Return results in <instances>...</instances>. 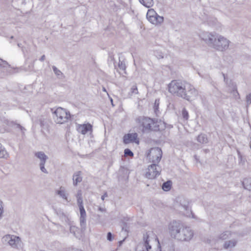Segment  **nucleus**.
<instances>
[{
    "mask_svg": "<svg viewBox=\"0 0 251 251\" xmlns=\"http://www.w3.org/2000/svg\"><path fill=\"white\" fill-rule=\"evenodd\" d=\"M168 90L173 95L188 101L194 100L198 95V91L193 85L179 79L172 80L168 85Z\"/></svg>",
    "mask_w": 251,
    "mask_h": 251,
    "instance_id": "1",
    "label": "nucleus"
},
{
    "mask_svg": "<svg viewBox=\"0 0 251 251\" xmlns=\"http://www.w3.org/2000/svg\"><path fill=\"white\" fill-rule=\"evenodd\" d=\"M135 121L139 126L142 127V131L144 132H148L151 130L159 131L164 127V123L161 121L147 117L139 116Z\"/></svg>",
    "mask_w": 251,
    "mask_h": 251,
    "instance_id": "2",
    "label": "nucleus"
},
{
    "mask_svg": "<svg viewBox=\"0 0 251 251\" xmlns=\"http://www.w3.org/2000/svg\"><path fill=\"white\" fill-rule=\"evenodd\" d=\"M144 251H161L158 239L152 231H149L143 235Z\"/></svg>",
    "mask_w": 251,
    "mask_h": 251,
    "instance_id": "3",
    "label": "nucleus"
},
{
    "mask_svg": "<svg viewBox=\"0 0 251 251\" xmlns=\"http://www.w3.org/2000/svg\"><path fill=\"white\" fill-rule=\"evenodd\" d=\"M177 211L186 217H194L193 214L189 207V201L184 198H179L175 204Z\"/></svg>",
    "mask_w": 251,
    "mask_h": 251,
    "instance_id": "4",
    "label": "nucleus"
},
{
    "mask_svg": "<svg viewBox=\"0 0 251 251\" xmlns=\"http://www.w3.org/2000/svg\"><path fill=\"white\" fill-rule=\"evenodd\" d=\"M53 119L56 123L63 124L68 122L71 118L70 112L66 109L59 107L53 112Z\"/></svg>",
    "mask_w": 251,
    "mask_h": 251,
    "instance_id": "5",
    "label": "nucleus"
},
{
    "mask_svg": "<svg viewBox=\"0 0 251 251\" xmlns=\"http://www.w3.org/2000/svg\"><path fill=\"white\" fill-rule=\"evenodd\" d=\"M194 235V231L190 227L183 225L176 240L180 242H188L192 239Z\"/></svg>",
    "mask_w": 251,
    "mask_h": 251,
    "instance_id": "6",
    "label": "nucleus"
},
{
    "mask_svg": "<svg viewBox=\"0 0 251 251\" xmlns=\"http://www.w3.org/2000/svg\"><path fill=\"white\" fill-rule=\"evenodd\" d=\"M183 225L182 223L176 220H174L169 224L168 227V231L172 238L176 240Z\"/></svg>",
    "mask_w": 251,
    "mask_h": 251,
    "instance_id": "7",
    "label": "nucleus"
},
{
    "mask_svg": "<svg viewBox=\"0 0 251 251\" xmlns=\"http://www.w3.org/2000/svg\"><path fill=\"white\" fill-rule=\"evenodd\" d=\"M229 43L228 39L218 34L212 48L218 51H224L228 49Z\"/></svg>",
    "mask_w": 251,
    "mask_h": 251,
    "instance_id": "8",
    "label": "nucleus"
},
{
    "mask_svg": "<svg viewBox=\"0 0 251 251\" xmlns=\"http://www.w3.org/2000/svg\"><path fill=\"white\" fill-rule=\"evenodd\" d=\"M217 35L218 34L215 32L201 31L199 34V37L209 47L213 48Z\"/></svg>",
    "mask_w": 251,
    "mask_h": 251,
    "instance_id": "9",
    "label": "nucleus"
},
{
    "mask_svg": "<svg viewBox=\"0 0 251 251\" xmlns=\"http://www.w3.org/2000/svg\"><path fill=\"white\" fill-rule=\"evenodd\" d=\"M146 16L148 21L153 25H160L164 21V18L158 15L153 9L148 10Z\"/></svg>",
    "mask_w": 251,
    "mask_h": 251,
    "instance_id": "10",
    "label": "nucleus"
},
{
    "mask_svg": "<svg viewBox=\"0 0 251 251\" xmlns=\"http://www.w3.org/2000/svg\"><path fill=\"white\" fill-rule=\"evenodd\" d=\"M162 156V151L159 148H151L148 154V157L152 163L157 164Z\"/></svg>",
    "mask_w": 251,
    "mask_h": 251,
    "instance_id": "11",
    "label": "nucleus"
},
{
    "mask_svg": "<svg viewBox=\"0 0 251 251\" xmlns=\"http://www.w3.org/2000/svg\"><path fill=\"white\" fill-rule=\"evenodd\" d=\"M2 242L5 244H8L13 248H17L21 240L18 236L14 235L7 234L2 238Z\"/></svg>",
    "mask_w": 251,
    "mask_h": 251,
    "instance_id": "12",
    "label": "nucleus"
},
{
    "mask_svg": "<svg viewBox=\"0 0 251 251\" xmlns=\"http://www.w3.org/2000/svg\"><path fill=\"white\" fill-rule=\"evenodd\" d=\"M160 172V168L157 166L156 163H153L149 166L146 173V176L149 179L154 178L157 176L159 175Z\"/></svg>",
    "mask_w": 251,
    "mask_h": 251,
    "instance_id": "13",
    "label": "nucleus"
},
{
    "mask_svg": "<svg viewBox=\"0 0 251 251\" xmlns=\"http://www.w3.org/2000/svg\"><path fill=\"white\" fill-rule=\"evenodd\" d=\"M35 156L40 160L39 166L41 171L45 174H48V172L45 168V164L48 159V157L43 151L36 152Z\"/></svg>",
    "mask_w": 251,
    "mask_h": 251,
    "instance_id": "14",
    "label": "nucleus"
},
{
    "mask_svg": "<svg viewBox=\"0 0 251 251\" xmlns=\"http://www.w3.org/2000/svg\"><path fill=\"white\" fill-rule=\"evenodd\" d=\"M76 129L78 132L81 134L85 135L87 132H92V126L89 124H78L76 125Z\"/></svg>",
    "mask_w": 251,
    "mask_h": 251,
    "instance_id": "15",
    "label": "nucleus"
},
{
    "mask_svg": "<svg viewBox=\"0 0 251 251\" xmlns=\"http://www.w3.org/2000/svg\"><path fill=\"white\" fill-rule=\"evenodd\" d=\"M138 134L137 133H128L126 134L124 136L123 140L125 144H129L130 143H136L139 144V140L137 138Z\"/></svg>",
    "mask_w": 251,
    "mask_h": 251,
    "instance_id": "16",
    "label": "nucleus"
},
{
    "mask_svg": "<svg viewBox=\"0 0 251 251\" xmlns=\"http://www.w3.org/2000/svg\"><path fill=\"white\" fill-rule=\"evenodd\" d=\"M56 194L62 199L64 200L65 201L68 202L70 200L68 199L69 194L67 193L66 189L63 186H61L58 190L55 191Z\"/></svg>",
    "mask_w": 251,
    "mask_h": 251,
    "instance_id": "17",
    "label": "nucleus"
},
{
    "mask_svg": "<svg viewBox=\"0 0 251 251\" xmlns=\"http://www.w3.org/2000/svg\"><path fill=\"white\" fill-rule=\"evenodd\" d=\"M80 211V225L82 228L85 229L86 225V213L84 207L79 208Z\"/></svg>",
    "mask_w": 251,
    "mask_h": 251,
    "instance_id": "18",
    "label": "nucleus"
},
{
    "mask_svg": "<svg viewBox=\"0 0 251 251\" xmlns=\"http://www.w3.org/2000/svg\"><path fill=\"white\" fill-rule=\"evenodd\" d=\"M73 185L76 186L78 183L82 180V173L81 171L75 172L73 176Z\"/></svg>",
    "mask_w": 251,
    "mask_h": 251,
    "instance_id": "19",
    "label": "nucleus"
},
{
    "mask_svg": "<svg viewBox=\"0 0 251 251\" xmlns=\"http://www.w3.org/2000/svg\"><path fill=\"white\" fill-rule=\"evenodd\" d=\"M237 243V240L236 239H232L230 240L226 241L225 242L224 244V248L225 249H231L234 248Z\"/></svg>",
    "mask_w": 251,
    "mask_h": 251,
    "instance_id": "20",
    "label": "nucleus"
},
{
    "mask_svg": "<svg viewBox=\"0 0 251 251\" xmlns=\"http://www.w3.org/2000/svg\"><path fill=\"white\" fill-rule=\"evenodd\" d=\"M242 185L245 189L251 191V178L244 179Z\"/></svg>",
    "mask_w": 251,
    "mask_h": 251,
    "instance_id": "21",
    "label": "nucleus"
},
{
    "mask_svg": "<svg viewBox=\"0 0 251 251\" xmlns=\"http://www.w3.org/2000/svg\"><path fill=\"white\" fill-rule=\"evenodd\" d=\"M197 140L201 144H206L208 143V139L206 135L204 134H200L197 137Z\"/></svg>",
    "mask_w": 251,
    "mask_h": 251,
    "instance_id": "22",
    "label": "nucleus"
},
{
    "mask_svg": "<svg viewBox=\"0 0 251 251\" xmlns=\"http://www.w3.org/2000/svg\"><path fill=\"white\" fill-rule=\"evenodd\" d=\"M8 156L5 148L0 143V158H6Z\"/></svg>",
    "mask_w": 251,
    "mask_h": 251,
    "instance_id": "23",
    "label": "nucleus"
},
{
    "mask_svg": "<svg viewBox=\"0 0 251 251\" xmlns=\"http://www.w3.org/2000/svg\"><path fill=\"white\" fill-rule=\"evenodd\" d=\"M139 2L147 8L151 7L153 4V0H139Z\"/></svg>",
    "mask_w": 251,
    "mask_h": 251,
    "instance_id": "24",
    "label": "nucleus"
},
{
    "mask_svg": "<svg viewBox=\"0 0 251 251\" xmlns=\"http://www.w3.org/2000/svg\"><path fill=\"white\" fill-rule=\"evenodd\" d=\"M171 186L172 182L170 180H168L162 184V188L165 191H168L171 189Z\"/></svg>",
    "mask_w": 251,
    "mask_h": 251,
    "instance_id": "25",
    "label": "nucleus"
},
{
    "mask_svg": "<svg viewBox=\"0 0 251 251\" xmlns=\"http://www.w3.org/2000/svg\"><path fill=\"white\" fill-rule=\"evenodd\" d=\"M231 232L229 231H226L223 232L219 236V238L222 240H226L231 236Z\"/></svg>",
    "mask_w": 251,
    "mask_h": 251,
    "instance_id": "26",
    "label": "nucleus"
},
{
    "mask_svg": "<svg viewBox=\"0 0 251 251\" xmlns=\"http://www.w3.org/2000/svg\"><path fill=\"white\" fill-rule=\"evenodd\" d=\"M138 93V89L136 84L133 85L130 88V91L128 93V95L130 97L134 95L137 94Z\"/></svg>",
    "mask_w": 251,
    "mask_h": 251,
    "instance_id": "27",
    "label": "nucleus"
},
{
    "mask_svg": "<svg viewBox=\"0 0 251 251\" xmlns=\"http://www.w3.org/2000/svg\"><path fill=\"white\" fill-rule=\"evenodd\" d=\"M237 154L239 159V164L244 165L245 163L246 159L243 157L239 151H237Z\"/></svg>",
    "mask_w": 251,
    "mask_h": 251,
    "instance_id": "28",
    "label": "nucleus"
},
{
    "mask_svg": "<svg viewBox=\"0 0 251 251\" xmlns=\"http://www.w3.org/2000/svg\"><path fill=\"white\" fill-rule=\"evenodd\" d=\"M71 233H73L75 236L77 237V233H78V228L75 226H72L70 227Z\"/></svg>",
    "mask_w": 251,
    "mask_h": 251,
    "instance_id": "29",
    "label": "nucleus"
},
{
    "mask_svg": "<svg viewBox=\"0 0 251 251\" xmlns=\"http://www.w3.org/2000/svg\"><path fill=\"white\" fill-rule=\"evenodd\" d=\"M52 70L54 74L58 76V77L60 78L61 76H62L63 74L62 72L58 70L55 66H52Z\"/></svg>",
    "mask_w": 251,
    "mask_h": 251,
    "instance_id": "30",
    "label": "nucleus"
},
{
    "mask_svg": "<svg viewBox=\"0 0 251 251\" xmlns=\"http://www.w3.org/2000/svg\"><path fill=\"white\" fill-rule=\"evenodd\" d=\"M154 55L158 58V59H161L164 57L163 53L159 51L158 50H156L154 52Z\"/></svg>",
    "mask_w": 251,
    "mask_h": 251,
    "instance_id": "31",
    "label": "nucleus"
},
{
    "mask_svg": "<svg viewBox=\"0 0 251 251\" xmlns=\"http://www.w3.org/2000/svg\"><path fill=\"white\" fill-rule=\"evenodd\" d=\"M0 67L6 68L10 67V65L6 61L0 58Z\"/></svg>",
    "mask_w": 251,
    "mask_h": 251,
    "instance_id": "32",
    "label": "nucleus"
},
{
    "mask_svg": "<svg viewBox=\"0 0 251 251\" xmlns=\"http://www.w3.org/2000/svg\"><path fill=\"white\" fill-rule=\"evenodd\" d=\"M3 212V203L2 201L0 200V220H1L2 218Z\"/></svg>",
    "mask_w": 251,
    "mask_h": 251,
    "instance_id": "33",
    "label": "nucleus"
},
{
    "mask_svg": "<svg viewBox=\"0 0 251 251\" xmlns=\"http://www.w3.org/2000/svg\"><path fill=\"white\" fill-rule=\"evenodd\" d=\"M125 155L126 156H133V153L130 150L128 149H125L124 151Z\"/></svg>",
    "mask_w": 251,
    "mask_h": 251,
    "instance_id": "34",
    "label": "nucleus"
},
{
    "mask_svg": "<svg viewBox=\"0 0 251 251\" xmlns=\"http://www.w3.org/2000/svg\"><path fill=\"white\" fill-rule=\"evenodd\" d=\"M159 100H155L154 104V110L155 113H157V112L158 111V109L159 107Z\"/></svg>",
    "mask_w": 251,
    "mask_h": 251,
    "instance_id": "35",
    "label": "nucleus"
},
{
    "mask_svg": "<svg viewBox=\"0 0 251 251\" xmlns=\"http://www.w3.org/2000/svg\"><path fill=\"white\" fill-rule=\"evenodd\" d=\"M182 114V116L184 119H185L186 120L188 119V118L189 117V115H188V112H187V111L186 110V109H185V108L183 109Z\"/></svg>",
    "mask_w": 251,
    "mask_h": 251,
    "instance_id": "36",
    "label": "nucleus"
},
{
    "mask_svg": "<svg viewBox=\"0 0 251 251\" xmlns=\"http://www.w3.org/2000/svg\"><path fill=\"white\" fill-rule=\"evenodd\" d=\"M119 68L120 70L125 71L126 68L125 64L123 62L120 61L119 63Z\"/></svg>",
    "mask_w": 251,
    "mask_h": 251,
    "instance_id": "37",
    "label": "nucleus"
},
{
    "mask_svg": "<svg viewBox=\"0 0 251 251\" xmlns=\"http://www.w3.org/2000/svg\"><path fill=\"white\" fill-rule=\"evenodd\" d=\"M246 100L247 105H250L251 103V93H250L246 96Z\"/></svg>",
    "mask_w": 251,
    "mask_h": 251,
    "instance_id": "38",
    "label": "nucleus"
},
{
    "mask_svg": "<svg viewBox=\"0 0 251 251\" xmlns=\"http://www.w3.org/2000/svg\"><path fill=\"white\" fill-rule=\"evenodd\" d=\"M77 203L79 208H81V207H84L83 205V200L82 199H77Z\"/></svg>",
    "mask_w": 251,
    "mask_h": 251,
    "instance_id": "39",
    "label": "nucleus"
},
{
    "mask_svg": "<svg viewBox=\"0 0 251 251\" xmlns=\"http://www.w3.org/2000/svg\"><path fill=\"white\" fill-rule=\"evenodd\" d=\"M113 236L112 235V234L110 232H109L107 233V240L109 241H112L113 239Z\"/></svg>",
    "mask_w": 251,
    "mask_h": 251,
    "instance_id": "40",
    "label": "nucleus"
},
{
    "mask_svg": "<svg viewBox=\"0 0 251 251\" xmlns=\"http://www.w3.org/2000/svg\"><path fill=\"white\" fill-rule=\"evenodd\" d=\"M82 191L80 190H78L77 193L76 195V199H82Z\"/></svg>",
    "mask_w": 251,
    "mask_h": 251,
    "instance_id": "41",
    "label": "nucleus"
},
{
    "mask_svg": "<svg viewBox=\"0 0 251 251\" xmlns=\"http://www.w3.org/2000/svg\"><path fill=\"white\" fill-rule=\"evenodd\" d=\"M108 196L106 192H105L101 197V199L102 200H104L105 197H107Z\"/></svg>",
    "mask_w": 251,
    "mask_h": 251,
    "instance_id": "42",
    "label": "nucleus"
},
{
    "mask_svg": "<svg viewBox=\"0 0 251 251\" xmlns=\"http://www.w3.org/2000/svg\"><path fill=\"white\" fill-rule=\"evenodd\" d=\"M98 210L100 212H104L106 210L105 208H103L101 207H99Z\"/></svg>",
    "mask_w": 251,
    "mask_h": 251,
    "instance_id": "43",
    "label": "nucleus"
},
{
    "mask_svg": "<svg viewBox=\"0 0 251 251\" xmlns=\"http://www.w3.org/2000/svg\"><path fill=\"white\" fill-rule=\"evenodd\" d=\"M45 55H43L41 57V58H40V59H39V60H40L41 61H44V60H45Z\"/></svg>",
    "mask_w": 251,
    "mask_h": 251,
    "instance_id": "44",
    "label": "nucleus"
},
{
    "mask_svg": "<svg viewBox=\"0 0 251 251\" xmlns=\"http://www.w3.org/2000/svg\"><path fill=\"white\" fill-rule=\"evenodd\" d=\"M18 127H19L22 131H23V130H25V129L24 127H23L22 126H21L20 125H18Z\"/></svg>",
    "mask_w": 251,
    "mask_h": 251,
    "instance_id": "45",
    "label": "nucleus"
},
{
    "mask_svg": "<svg viewBox=\"0 0 251 251\" xmlns=\"http://www.w3.org/2000/svg\"><path fill=\"white\" fill-rule=\"evenodd\" d=\"M174 251V250L173 249L169 248L167 249V251Z\"/></svg>",
    "mask_w": 251,
    "mask_h": 251,
    "instance_id": "46",
    "label": "nucleus"
},
{
    "mask_svg": "<svg viewBox=\"0 0 251 251\" xmlns=\"http://www.w3.org/2000/svg\"><path fill=\"white\" fill-rule=\"evenodd\" d=\"M102 91H104V92H106V89H105V88L104 87H102Z\"/></svg>",
    "mask_w": 251,
    "mask_h": 251,
    "instance_id": "47",
    "label": "nucleus"
},
{
    "mask_svg": "<svg viewBox=\"0 0 251 251\" xmlns=\"http://www.w3.org/2000/svg\"><path fill=\"white\" fill-rule=\"evenodd\" d=\"M123 241H120V242H119L120 244V245H121V244H122L123 243Z\"/></svg>",
    "mask_w": 251,
    "mask_h": 251,
    "instance_id": "48",
    "label": "nucleus"
},
{
    "mask_svg": "<svg viewBox=\"0 0 251 251\" xmlns=\"http://www.w3.org/2000/svg\"><path fill=\"white\" fill-rule=\"evenodd\" d=\"M111 102L112 103V104L113 105V100L112 99H111Z\"/></svg>",
    "mask_w": 251,
    "mask_h": 251,
    "instance_id": "49",
    "label": "nucleus"
},
{
    "mask_svg": "<svg viewBox=\"0 0 251 251\" xmlns=\"http://www.w3.org/2000/svg\"><path fill=\"white\" fill-rule=\"evenodd\" d=\"M19 47H20V45L19 44H18Z\"/></svg>",
    "mask_w": 251,
    "mask_h": 251,
    "instance_id": "50",
    "label": "nucleus"
}]
</instances>
